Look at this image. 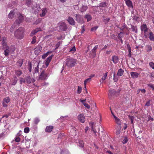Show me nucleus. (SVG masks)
<instances>
[{
  "mask_svg": "<svg viewBox=\"0 0 154 154\" xmlns=\"http://www.w3.org/2000/svg\"><path fill=\"white\" fill-rule=\"evenodd\" d=\"M76 64V60L72 58L68 57L66 60V65L68 67L74 66Z\"/></svg>",
  "mask_w": 154,
  "mask_h": 154,
  "instance_id": "f257e3e1",
  "label": "nucleus"
},
{
  "mask_svg": "<svg viewBox=\"0 0 154 154\" xmlns=\"http://www.w3.org/2000/svg\"><path fill=\"white\" fill-rule=\"evenodd\" d=\"M24 29L22 27H20L17 29L15 32V36L19 39H22L23 37Z\"/></svg>",
  "mask_w": 154,
  "mask_h": 154,
  "instance_id": "f03ea898",
  "label": "nucleus"
},
{
  "mask_svg": "<svg viewBox=\"0 0 154 154\" xmlns=\"http://www.w3.org/2000/svg\"><path fill=\"white\" fill-rule=\"evenodd\" d=\"M140 29L142 32L143 33L145 37L146 38H148L149 32L147 25L146 24L142 25L140 26Z\"/></svg>",
  "mask_w": 154,
  "mask_h": 154,
  "instance_id": "7ed1b4c3",
  "label": "nucleus"
},
{
  "mask_svg": "<svg viewBox=\"0 0 154 154\" xmlns=\"http://www.w3.org/2000/svg\"><path fill=\"white\" fill-rule=\"evenodd\" d=\"M75 20L79 23L80 24H83L85 23V21L82 16L79 14H75Z\"/></svg>",
  "mask_w": 154,
  "mask_h": 154,
  "instance_id": "20e7f679",
  "label": "nucleus"
},
{
  "mask_svg": "<svg viewBox=\"0 0 154 154\" xmlns=\"http://www.w3.org/2000/svg\"><path fill=\"white\" fill-rule=\"evenodd\" d=\"M17 9H15L11 11L8 15L9 18H13L14 15L17 14Z\"/></svg>",
  "mask_w": 154,
  "mask_h": 154,
  "instance_id": "39448f33",
  "label": "nucleus"
},
{
  "mask_svg": "<svg viewBox=\"0 0 154 154\" xmlns=\"http://www.w3.org/2000/svg\"><path fill=\"white\" fill-rule=\"evenodd\" d=\"M59 29L61 31H65L67 29L66 23H61L59 24Z\"/></svg>",
  "mask_w": 154,
  "mask_h": 154,
  "instance_id": "423d86ee",
  "label": "nucleus"
},
{
  "mask_svg": "<svg viewBox=\"0 0 154 154\" xmlns=\"http://www.w3.org/2000/svg\"><path fill=\"white\" fill-rule=\"evenodd\" d=\"M18 19L15 21V23L17 24H19L22 22L24 19L23 16L20 14H18Z\"/></svg>",
  "mask_w": 154,
  "mask_h": 154,
  "instance_id": "0eeeda50",
  "label": "nucleus"
},
{
  "mask_svg": "<svg viewBox=\"0 0 154 154\" xmlns=\"http://www.w3.org/2000/svg\"><path fill=\"white\" fill-rule=\"evenodd\" d=\"M48 76V75L46 73H45L44 71H43L39 75V78L41 80H44L46 79Z\"/></svg>",
  "mask_w": 154,
  "mask_h": 154,
  "instance_id": "6e6552de",
  "label": "nucleus"
},
{
  "mask_svg": "<svg viewBox=\"0 0 154 154\" xmlns=\"http://www.w3.org/2000/svg\"><path fill=\"white\" fill-rule=\"evenodd\" d=\"M78 118L79 120L82 123H84L85 121V118L83 114H81L79 115Z\"/></svg>",
  "mask_w": 154,
  "mask_h": 154,
  "instance_id": "1a4fd4ad",
  "label": "nucleus"
},
{
  "mask_svg": "<svg viewBox=\"0 0 154 154\" xmlns=\"http://www.w3.org/2000/svg\"><path fill=\"white\" fill-rule=\"evenodd\" d=\"M42 47L40 45L37 46L34 49V52L36 55H38L39 53L41 52L42 50Z\"/></svg>",
  "mask_w": 154,
  "mask_h": 154,
  "instance_id": "9d476101",
  "label": "nucleus"
},
{
  "mask_svg": "<svg viewBox=\"0 0 154 154\" xmlns=\"http://www.w3.org/2000/svg\"><path fill=\"white\" fill-rule=\"evenodd\" d=\"M3 48L5 49L4 52L5 55L6 56H8L11 51V49L8 46L5 47H3Z\"/></svg>",
  "mask_w": 154,
  "mask_h": 154,
  "instance_id": "9b49d317",
  "label": "nucleus"
},
{
  "mask_svg": "<svg viewBox=\"0 0 154 154\" xmlns=\"http://www.w3.org/2000/svg\"><path fill=\"white\" fill-rule=\"evenodd\" d=\"M67 21H68L69 24L72 25H74L75 24V22L74 19L72 17H69Z\"/></svg>",
  "mask_w": 154,
  "mask_h": 154,
  "instance_id": "f8f14e48",
  "label": "nucleus"
},
{
  "mask_svg": "<svg viewBox=\"0 0 154 154\" xmlns=\"http://www.w3.org/2000/svg\"><path fill=\"white\" fill-rule=\"evenodd\" d=\"M116 93V92L114 90L110 89L108 93V95L109 98H111L114 96Z\"/></svg>",
  "mask_w": 154,
  "mask_h": 154,
  "instance_id": "ddd939ff",
  "label": "nucleus"
},
{
  "mask_svg": "<svg viewBox=\"0 0 154 154\" xmlns=\"http://www.w3.org/2000/svg\"><path fill=\"white\" fill-rule=\"evenodd\" d=\"M119 60V58L118 56L114 55L112 57V61L114 64L117 63Z\"/></svg>",
  "mask_w": 154,
  "mask_h": 154,
  "instance_id": "4468645a",
  "label": "nucleus"
},
{
  "mask_svg": "<svg viewBox=\"0 0 154 154\" xmlns=\"http://www.w3.org/2000/svg\"><path fill=\"white\" fill-rule=\"evenodd\" d=\"M42 13L40 14V15L41 17H43L45 16L48 12V10L46 8H43L41 9Z\"/></svg>",
  "mask_w": 154,
  "mask_h": 154,
  "instance_id": "2eb2a0df",
  "label": "nucleus"
},
{
  "mask_svg": "<svg viewBox=\"0 0 154 154\" xmlns=\"http://www.w3.org/2000/svg\"><path fill=\"white\" fill-rule=\"evenodd\" d=\"M53 56V55H51V56L48 57L45 60V63L47 66H48L50 62L52 59Z\"/></svg>",
  "mask_w": 154,
  "mask_h": 154,
  "instance_id": "dca6fc26",
  "label": "nucleus"
},
{
  "mask_svg": "<svg viewBox=\"0 0 154 154\" xmlns=\"http://www.w3.org/2000/svg\"><path fill=\"white\" fill-rule=\"evenodd\" d=\"M6 38L5 37H3L2 38V43L3 48L5 47L8 46L6 42Z\"/></svg>",
  "mask_w": 154,
  "mask_h": 154,
  "instance_id": "f3484780",
  "label": "nucleus"
},
{
  "mask_svg": "<svg viewBox=\"0 0 154 154\" xmlns=\"http://www.w3.org/2000/svg\"><path fill=\"white\" fill-rule=\"evenodd\" d=\"M131 77L133 78H136L138 77L139 73L137 72H131Z\"/></svg>",
  "mask_w": 154,
  "mask_h": 154,
  "instance_id": "a211bd4d",
  "label": "nucleus"
},
{
  "mask_svg": "<svg viewBox=\"0 0 154 154\" xmlns=\"http://www.w3.org/2000/svg\"><path fill=\"white\" fill-rule=\"evenodd\" d=\"M84 18L86 19L87 22H88L91 20L92 17L91 15L87 14L85 15Z\"/></svg>",
  "mask_w": 154,
  "mask_h": 154,
  "instance_id": "6ab92c4d",
  "label": "nucleus"
},
{
  "mask_svg": "<svg viewBox=\"0 0 154 154\" xmlns=\"http://www.w3.org/2000/svg\"><path fill=\"white\" fill-rule=\"evenodd\" d=\"M42 29L40 28H37L33 30L31 33V35L32 36L34 35L37 33L38 32L41 31Z\"/></svg>",
  "mask_w": 154,
  "mask_h": 154,
  "instance_id": "aec40b11",
  "label": "nucleus"
},
{
  "mask_svg": "<svg viewBox=\"0 0 154 154\" xmlns=\"http://www.w3.org/2000/svg\"><path fill=\"white\" fill-rule=\"evenodd\" d=\"M26 82L28 83H30L32 82H34V79L32 80L29 76L26 77L25 78Z\"/></svg>",
  "mask_w": 154,
  "mask_h": 154,
  "instance_id": "412c9836",
  "label": "nucleus"
},
{
  "mask_svg": "<svg viewBox=\"0 0 154 154\" xmlns=\"http://www.w3.org/2000/svg\"><path fill=\"white\" fill-rule=\"evenodd\" d=\"M149 38L150 40L154 41V36L153 33L151 32H149Z\"/></svg>",
  "mask_w": 154,
  "mask_h": 154,
  "instance_id": "4be33fe9",
  "label": "nucleus"
},
{
  "mask_svg": "<svg viewBox=\"0 0 154 154\" xmlns=\"http://www.w3.org/2000/svg\"><path fill=\"white\" fill-rule=\"evenodd\" d=\"M53 126H47L45 129V132H51L53 129Z\"/></svg>",
  "mask_w": 154,
  "mask_h": 154,
  "instance_id": "5701e85b",
  "label": "nucleus"
},
{
  "mask_svg": "<svg viewBox=\"0 0 154 154\" xmlns=\"http://www.w3.org/2000/svg\"><path fill=\"white\" fill-rule=\"evenodd\" d=\"M98 47V45H96L92 49L91 51V52L93 53V57H94L96 55V50L97 48Z\"/></svg>",
  "mask_w": 154,
  "mask_h": 154,
  "instance_id": "b1692460",
  "label": "nucleus"
},
{
  "mask_svg": "<svg viewBox=\"0 0 154 154\" xmlns=\"http://www.w3.org/2000/svg\"><path fill=\"white\" fill-rule=\"evenodd\" d=\"M113 117L115 119V120L116 123L119 125H121V122L120 120L118 118L116 117L115 115H113Z\"/></svg>",
  "mask_w": 154,
  "mask_h": 154,
  "instance_id": "393cba45",
  "label": "nucleus"
},
{
  "mask_svg": "<svg viewBox=\"0 0 154 154\" xmlns=\"http://www.w3.org/2000/svg\"><path fill=\"white\" fill-rule=\"evenodd\" d=\"M125 3L128 7L133 8V6L132 2L130 0L127 1L125 2Z\"/></svg>",
  "mask_w": 154,
  "mask_h": 154,
  "instance_id": "a878e982",
  "label": "nucleus"
},
{
  "mask_svg": "<svg viewBox=\"0 0 154 154\" xmlns=\"http://www.w3.org/2000/svg\"><path fill=\"white\" fill-rule=\"evenodd\" d=\"M124 72V71L122 69H120L118 70L117 75L119 76H121L123 74Z\"/></svg>",
  "mask_w": 154,
  "mask_h": 154,
  "instance_id": "bb28decb",
  "label": "nucleus"
},
{
  "mask_svg": "<svg viewBox=\"0 0 154 154\" xmlns=\"http://www.w3.org/2000/svg\"><path fill=\"white\" fill-rule=\"evenodd\" d=\"M88 7L86 6H83L81 9V11L82 12H85L87 9Z\"/></svg>",
  "mask_w": 154,
  "mask_h": 154,
  "instance_id": "cd10ccee",
  "label": "nucleus"
},
{
  "mask_svg": "<svg viewBox=\"0 0 154 154\" xmlns=\"http://www.w3.org/2000/svg\"><path fill=\"white\" fill-rule=\"evenodd\" d=\"M131 29L133 32H135L136 33H137V27L134 26H131Z\"/></svg>",
  "mask_w": 154,
  "mask_h": 154,
  "instance_id": "c85d7f7f",
  "label": "nucleus"
},
{
  "mask_svg": "<svg viewBox=\"0 0 154 154\" xmlns=\"http://www.w3.org/2000/svg\"><path fill=\"white\" fill-rule=\"evenodd\" d=\"M36 64V67H35L34 69L35 72V73H38V69L39 68L38 66L39 63H35Z\"/></svg>",
  "mask_w": 154,
  "mask_h": 154,
  "instance_id": "c756f323",
  "label": "nucleus"
},
{
  "mask_svg": "<svg viewBox=\"0 0 154 154\" xmlns=\"http://www.w3.org/2000/svg\"><path fill=\"white\" fill-rule=\"evenodd\" d=\"M145 47L147 51H150L152 50V47L150 45H147Z\"/></svg>",
  "mask_w": 154,
  "mask_h": 154,
  "instance_id": "7c9ffc66",
  "label": "nucleus"
},
{
  "mask_svg": "<svg viewBox=\"0 0 154 154\" xmlns=\"http://www.w3.org/2000/svg\"><path fill=\"white\" fill-rule=\"evenodd\" d=\"M10 101V99L9 98L7 97L5 98L3 100V102L5 103H8Z\"/></svg>",
  "mask_w": 154,
  "mask_h": 154,
  "instance_id": "2f4dec72",
  "label": "nucleus"
},
{
  "mask_svg": "<svg viewBox=\"0 0 154 154\" xmlns=\"http://www.w3.org/2000/svg\"><path fill=\"white\" fill-rule=\"evenodd\" d=\"M15 72L17 76H20L22 74V72L20 70H16Z\"/></svg>",
  "mask_w": 154,
  "mask_h": 154,
  "instance_id": "473e14b6",
  "label": "nucleus"
},
{
  "mask_svg": "<svg viewBox=\"0 0 154 154\" xmlns=\"http://www.w3.org/2000/svg\"><path fill=\"white\" fill-rule=\"evenodd\" d=\"M20 84L25 83L26 82L25 79H24L21 77L20 78Z\"/></svg>",
  "mask_w": 154,
  "mask_h": 154,
  "instance_id": "72a5a7b5",
  "label": "nucleus"
},
{
  "mask_svg": "<svg viewBox=\"0 0 154 154\" xmlns=\"http://www.w3.org/2000/svg\"><path fill=\"white\" fill-rule=\"evenodd\" d=\"M23 61L22 59H20L17 62V65L20 66H21L23 63Z\"/></svg>",
  "mask_w": 154,
  "mask_h": 154,
  "instance_id": "f704fd0d",
  "label": "nucleus"
},
{
  "mask_svg": "<svg viewBox=\"0 0 154 154\" xmlns=\"http://www.w3.org/2000/svg\"><path fill=\"white\" fill-rule=\"evenodd\" d=\"M107 72H106L105 74H103V75L101 79L100 80V82H101V80H102L103 81L105 80L106 79V78L107 76Z\"/></svg>",
  "mask_w": 154,
  "mask_h": 154,
  "instance_id": "c9c22d12",
  "label": "nucleus"
},
{
  "mask_svg": "<svg viewBox=\"0 0 154 154\" xmlns=\"http://www.w3.org/2000/svg\"><path fill=\"white\" fill-rule=\"evenodd\" d=\"M18 80L16 76H15L13 80V82H12V85H15L17 83V82Z\"/></svg>",
  "mask_w": 154,
  "mask_h": 154,
  "instance_id": "e433bc0d",
  "label": "nucleus"
},
{
  "mask_svg": "<svg viewBox=\"0 0 154 154\" xmlns=\"http://www.w3.org/2000/svg\"><path fill=\"white\" fill-rule=\"evenodd\" d=\"M76 51V49L75 46H73L72 48H69V51H71L74 53Z\"/></svg>",
  "mask_w": 154,
  "mask_h": 154,
  "instance_id": "4c0bfd02",
  "label": "nucleus"
},
{
  "mask_svg": "<svg viewBox=\"0 0 154 154\" xmlns=\"http://www.w3.org/2000/svg\"><path fill=\"white\" fill-rule=\"evenodd\" d=\"M113 80L115 82H117L118 80V77L115 75V73L113 75Z\"/></svg>",
  "mask_w": 154,
  "mask_h": 154,
  "instance_id": "58836bf2",
  "label": "nucleus"
},
{
  "mask_svg": "<svg viewBox=\"0 0 154 154\" xmlns=\"http://www.w3.org/2000/svg\"><path fill=\"white\" fill-rule=\"evenodd\" d=\"M91 78H89L86 79L84 82V84H85V88L86 89V84L88 82H90L91 80Z\"/></svg>",
  "mask_w": 154,
  "mask_h": 154,
  "instance_id": "ea45409f",
  "label": "nucleus"
},
{
  "mask_svg": "<svg viewBox=\"0 0 154 154\" xmlns=\"http://www.w3.org/2000/svg\"><path fill=\"white\" fill-rule=\"evenodd\" d=\"M151 100H149L148 101H147L146 103L145 106H150L151 105L150 103L151 101Z\"/></svg>",
  "mask_w": 154,
  "mask_h": 154,
  "instance_id": "a19ab883",
  "label": "nucleus"
},
{
  "mask_svg": "<svg viewBox=\"0 0 154 154\" xmlns=\"http://www.w3.org/2000/svg\"><path fill=\"white\" fill-rule=\"evenodd\" d=\"M40 121L39 119L38 118H35L34 119V122L36 124H37Z\"/></svg>",
  "mask_w": 154,
  "mask_h": 154,
  "instance_id": "79ce46f5",
  "label": "nucleus"
},
{
  "mask_svg": "<svg viewBox=\"0 0 154 154\" xmlns=\"http://www.w3.org/2000/svg\"><path fill=\"white\" fill-rule=\"evenodd\" d=\"M24 132L26 133H27L29 132V128L26 127L24 129Z\"/></svg>",
  "mask_w": 154,
  "mask_h": 154,
  "instance_id": "37998d69",
  "label": "nucleus"
},
{
  "mask_svg": "<svg viewBox=\"0 0 154 154\" xmlns=\"http://www.w3.org/2000/svg\"><path fill=\"white\" fill-rule=\"evenodd\" d=\"M32 0H26V3L27 5H30L32 2Z\"/></svg>",
  "mask_w": 154,
  "mask_h": 154,
  "instance_id": "c03bdc74",
  "label": "nucleus"
},
{
  "mask_svg": "<svg viewBox=\"0 0 154 154\" xmlns=\"http://www.w3.org/2000/svg\"><path fill=\"white\" fill-rule=\"evenodd\" d=\"M82 88L81 87L78 86L77 89V93L78 94H80L82 91Z\"/></svg>",
  "mask_w": 154,
  "mask_h": 154,
  "instance_id": "a18cd8bd",
  "label": "nucleus"
},
{
  "mask_svg": "<svg viewBox=\"0 0 154 154\" xmlns=\"http://www.w3.org/2000/svg\"><path fill=\"white\" fill-rule=\"evenodd\" d=\"M150 66L153 69H154V63L152 62H151L149 63Z\"/></svg>",
  "mask_w": 154,
  "mask_h": 154,
  "instance_id": "49530a36",
  "label": "nucleus"
},
{
  "mask_svg": "<svg viewBox=\"0 0 154 154\" xmlns=\"http://www.w3.org/2000/svg\"><path fill=\"white\" fill-rule=\"evenodd\" d=\"M110 18H107L103 20V22L106 24L108 23L109 21Z\"/></svg>",
  "mask_w": 154,
  "mask_h": 154,
  "instance_id": "de8ad7c7",
  "label": "nucleus"
},
{
  "mask_svg": "<svg viewBox=\"0 0 154 154\" xmlns=\"http://www.w3.org/2000/svg\"><path fill=\"white\" fill-rule=\"evenodd\" d=\"M50 53L49 52H48L46 53L45 54H44L42 57V58L43 59H44Z\"/></svg>",
  "mask_w": 154,
  "mask_h": 154,
  "instance_id": "09e8293b",
  "label": "nucleus"
},
{
  "mask_svg": "<svg viewBox=\"0 0 154 154\" xmlns=\"http://www.w3.org/2000/svg\"><path fill=\"white\" fill-rule=\"evenodd\" d=\"M36 42V37L34 36L32 38V41L31 42V43L32 44H33L35 43Z\"/></svg>",
  "mask_w": 154,
  "mask_h": 154,
  "instance_id": "8fccbe9b",
  "label": "nucleus"
},
{
  "mask_svg": "<svg viewBox=\"0 0 154 154\" xmlns=\"http://www.w3.org/2000/svg\"><path fill=\"white\" fill-rule=\"evenodd\" d=\"M118 37L119 38H121L123 37V33L122 32H120L118 35Z\"/></svg>",
  "mask_w": 154,
  "mask_h": 154,
  "instance_id": "3c124183",
  "label": "nucleus"
},
{
  "mask_svg": "<svg viewBox=\"0 0 154 154\" xmlns=\"http://www.w3.org/2000/svg\"><path fill=\"white\" fill-rule=\"evenodd\" d=\"M84 105L88 109H89L90 108V106L87 103H83Z\"/></svg>",
  "mask_w": 154,
  "mask_h": 154,
  "instance_id": "603ef678",
  "label": "nucleus"
},
{
  "mask_svg": "<svg viewBox=\"0 0 154 154\" xmlns=\"http://www.w3.org/2000/svg\"><path fill=\"white\" fill-rule=\"evenodd\" d=\"M128 140L127 137H125L122 141V143L123 144L126 143L128 141Z\"/></svg>",
  "mask_w": 154,
  "mask_h": 154,
  "instance_id": "864d4df0",
  "label": "nucleus"
},
{
  "mask_svg": "<svg viewBox=\"0 0 154 154\" xmlns=\"http://www.w3.org/2000/svg\"><path fill=\"white\" fill-rule=\"evenodd\" d=\"M129 118L131 120V123L132 124H133V120L134 118V117L133 116H129Z\"/></svg>",
  "mask_w": 154,
  "mask_h": 154,
  "instance_id": "5fc2aeb1",
  "label": "nucleus"
},
{
  "mask_svg": "<svg viewBox=\"0 0 154 154\" xmlns=\"http://www.w3.org/2000/svg\"><path fill=\"white\" fill-rule=\"evenodd\" d=\"M93 124V123H92V126H91V128H92V131H94V132L95 134V136H96V131L94 130V128H93V126H92V125Z\"/></svg>",
  "mask_w": 154,
  "mask_h": 154,
  "instance_id": "6e6d98bb",
  "label": "nucleus"
},
{
  "mask_svg": "<svg viewBox=\"0 0 154 154\" xmlns=\"http://www.w3.org/2000/svg\"><path fill=\"white\" fill-rule=\"evenodd\" d=\"M98 28V26H95L94 27H93L91 29V31H95Z\"/></svg>",
  "mask_w": 154,
  "mask_h": 154,
  "instance_id": "4d7b16f0",
  "label": "nucleus"
},
{
  "mask_svg": "<svg viewBox=\"0 0 154 154\" xmlns=\"http://www.w3.org/2000/svg\"><path fill=\"white\" fill-rule=\"evenodd\" d=\"M81 28L82 29L81 30V33H82L85 31V26L84 25H83L82 26Z\"/></svg>",
  "mask_w": 154,
  "mask_h": 154,
  "instance_id": "13d9d810",
  "label": "nucleus"
},
{
  "mask_svg": "<svg viewBox=\"0 0 154 154\" xmlns=\"http://www.w3.org/2000/svg\"><path fill=\"white\" fill-rule=\"evenodd\" d=\"M15 141L17 142H18L20 141V138L19 137H17L15 138Z\"/></svg>",
  "mask_w": 154,
  "mask_h": 154,
  "instance_id": "bf43d9fd",
  "label": "nucleus"
},
{
  "mask_svg": "<svg viewBox=\"0 0 154 154\" xmlns=\"http://www.w3.org/2000/svg\"><path fill=\"white\" fill-rule=\"evenodd\" d=\"M148 86L151 88H152L153 90H154V86L152 84H148Z\"/></svg>",
  "mask_w": 154,
  "mask_h": 154,
  "instance_id": "052dcab7",
  "label": "nucleus"
},
{
  "mask_svg": "<svg viewBox=\"0 0 154 154\" xmlns=\"http://www.w3.org/2000/svg\"><path fill=\"white\" fill-rule=\"evenodd\" d=\"M139 90L140 91L143 93H145L146 92V90L144 89H139Z\"/></svg>",
  "mask_w": 154,
  "mask_h": 154,
  "instance_id": "680f3d73",
  "label": "nucleus"
},
{
  "mask_svg": "<svg viewBox=\"0 0 154 154\" xmlns=\"http://www.w3.org/2000/svg\"><path fill=\"white\" fill-rule=\"evenodd\" d=\"M126 25H124L123 26L120 28V29L121 30H123L126 27Z\"/></svg>",
  "mask_w": 154,
  "mask_h": 154,
  "instance_id": "e2e57ef3",
  "label": "nucleus"
},
{
  "mask_svg": "<svg viewBox=\"0 0 154 154\" xmlns=\"http://www.w3.org/2000/svg\"><path fill=\"white\" fill-rule=\"evenodd\" d=\"M2 104H3V106L4 107H6L8 106L7 105V103H4V102H3Z\"/></svg>",
  "mask_w": 154,
  "mask_h": 154,
  "instance_id": "0e129e2a",
  "label": "nucleus"
},
{
  "mask_svg": "<svg viewBox=\"0 0 154 154\" xmlns=\"http://www.w3.org/2000/svg\"><path fill=\"white\" fill-rule=\"evenodd\" d=\"M29 67H30V69H29V71L30 72L31 71V67H32V65H31V63H30V62H29Z\"/></svg>",
  "mask_w": 154,
  "mask_h": 154,
  "instance_id": "69168bd1",
  "label": "nucleus"
},
{
  "mask_svg": "<svg viewBox=\"0 0 154 154\" xmlns=\"http://www.w3.org/2000/svg\"><path fill=\"white\" fill-rule=\"evenodd\" d=\"M120 129L116 131V133L117 135H119L120 134Z\"/></svg>",
  "mask_w": 154,
  "mask_h": 154,
  "instance_id": "338daca9",
  "label": "nucleus"
},
{
  "mask_svg": "<svg viewBox=\"0 0 154 154\" xmlns=\"http://www.w3.org/2000/svg\"><path fill=\"white\" fill-rule=\"evenodd\" d=\"M10 48L11 49H11H12V51H14L15 50V47H14V46H12V47H11V48Z\"/></svg>",
  "mask_w": 154,
  "mask_h": 154,
  "instance_id": "774afa93",
  "label": "nucleus"
}]
</instances>
